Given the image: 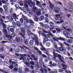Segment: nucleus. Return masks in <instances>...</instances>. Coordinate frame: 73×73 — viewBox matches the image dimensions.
I'll return each mask as SVG.
<instances>
[{
	"label": "nucleus",
	"mask_w": 73,
	"mask_h": 73,
	"mask_svg": "<svg viewBox=\"0 0 73 73\" xmlns=\"http://www.w3.org/2000/svg\"><path fill=\"white\" fill-rule=\"evenodd\" d=\"M62 28H64V29H65V30H66V28H65V27H64L65 26V24L64 23H63L62 24Z\"/></svg>",
	"instance_id": "45"
},
{
	"label": "nucleus",
	"mask_w": 73,
	"mask_h": 73,
	"mask_svg": "<svg viewBox=\"0 0 73 73\" xmlns=\"http://www.w3.org/2000/svg\"><path fill=\"white\" fill-rule=\"evenodd\" d=\"M25 64L26 65V66H28V67L29 66V63H28L27 62H24Z\"/></svg>",
	"instance_id": "51"
},
{
	"label": "nucleus",
	"mask_w": 73,
	"mask_h": 73,
	"mask_svg": "<svg viewBox=\"0 0 73 73\" xmlns=\"http://www.w3.org/2000/svg\"><path fill=\"white\" fill-rule=\"evenodd\" d=\"M43 70L45 73H47L48 72V70H47V69H46V68H43Z\"/></svg>",
	"instance_id": "40"
},
{
	"label": "nucleus",
	"mask_w": 73,
	"mask_h": 73,
	"mask_svg": "<svg viewBox=\"0 0 73 73\" xmlns=\"http://www.w3.org/2000/svg\"><path fill=\"white\" fill-rule=\"evenodd\" d=\"M12 24L13 25V28H14V27H16V23L14 22H13L12 23Z\"/></svg>",
	"instance_id": "38"
},
{
	"label": "nucleus",
	"mask_w": 73,
	"mask_h": 73,
	"mask_svg": "<svg viewBox=\"0 0 73 73\" xmlns=\"http://www.w3.org/2000/svg\"><path fill=\"white\" fill-rule=\"evenodd\" d=\"M54 10L55 12L57 13H59L58 12L60 11V8L58 7H54Z\"/></svg>",
	"instance_id": "5"
},
{
	"label": "nucleus",
	"mask_w": 73,
	"mask_h": 73,
	"mask_svg": "<svg viewBox=\"0 0 73 73\" xmlns=\"http://www.w3.org/2000/svg\"><path fill=\"white\" fill-rule=\"evenodd\" d=\"M57 57L59 58V60H60L61 61H63V60H64V58L63 57L61 56V55L58 54Z\"/></svg>",
	"instance_id": "8"
},
{
	"label": "nucleus",
	"mask_w": 73,
	"mask_h": 73,
	"mask_svg": "<svg viewBox=\"0 0 73 73\" xmlns=\"http://www.w3.org/2000/svg\"><path fill=\"white\" fill-rule=\"evenodd\" d=\"M42 56L44 58H46V57H47V56L45 55L44 54L42 55Z\"/></svg>",
	"instance_id": "54"
},
{
	"label": "nucleus",
	"mask_w": 73,
	"mask_h": 73,
	"mask_svg": "<svg viewBox=\"0 0 73 73\" xmlns=\"http://www.w3.org/2000/svg\"><path fill=\"white\" fill-rule=\"evenodd\" d=\"M44 19V16H40V17L39 18V20L40 21H42Z\"/></svg>",
	"instance_id": "23"
},
{
	"label": "nucleus",
	"mask_w": 73,
	"mask_h": 73,
	"mask_svg": "<svg viewBox=\"0 0 73 73\" xmlns=\"http://www.w3.org/2000/svg\"><path fill=\"white\" fill-rule=\"evenodd\" d=\"M36 14L37 16H40V15H41V12L38 11L36 12Z\"/></svg>",
	"instance_id": "29"
},
{
	"label": "nucleus",
	"mask_w": 73,
	"mask_h": 73,
	"mask_svg": "<svg viewBox=\"0 0 73 73\" xmlns=\"http://www.w3.org/2000/svg\"><path fill=\"white\" fill-rule=\"evenodd\" d=\"M46 44L47 46H49L50 45V43L49 42H47L46 43Z\"/></svg>",
	"instance_id": "46"
},
{
	"label": "nucleus",
	"mask_w": 73,
	"mask_h": 73,
	"mask_svg": "<svg viewBox=\"0 0 73 73\" xmlns=\"http://www.w3.org/2000/svg\"><path fill=\"white\" fill-rule=\"evenodd\" d=\"M29 44L30 45H32L33 44V40H31L29 42Z\"/></svg>",
	"instance_id": "28"
},
{
	"label": "nucleus",
	"mask_w": 73,
	"mask_h": 73,
	"mask_svg": "<svg viewBox=\"0 0 73 73\" xmlns=\"http://www.w3.org/2000/svg\"><path fill=\"white\" fill-rule=\"evenodd\" d=\"M25 72H29V69L28 68H26L25 69Z\"/></svg>",
	"instance_id": "47"
},
{
	"label": "nucleus",
	"mask_w": 73,
	"mask_h": 73,
	"mask_svg": "<svg viewBox=\"0 0 73 73\" xmlns=\"http://www.w3.org/2000/svg\"><path fill=\"white\" fill-rule=\"evenodd\" d=\"M23 46V48H26V49H28L29 50H30V51H28V53H29L30 54H32V51L31 50L29 49L28 48L26 47L25 46Z\"/></svg>",
	"instance_id": "12"
},
{
	"label": "nucleus",
	"mask_w": 73,
	"mask_h": 73,
	"mask_svg": "<svg viewBox=\"0 0 73 73\" xmlns=\"http://www.w3.org/2000/svg\"><path fill=\"white\" fill-rule=\"evenodd\" d=\"M48 41V39L47 38H45L44 39L43 41V44H45V43L46 42V41Z\"/></svg>",
	"instance_id": "17"
},
{
	"label": "nucleus",
	"mask_w": 73,
	"mask_h": 73,
	"mask_svg": "<svg viewBox=\"0 0 73 73\" xmlns=\"http://www.w3.org/2000/svg\"><path fill=\"white\" fill-rule=\"evenodd\" d=\"M33 19L35 21H38V18H37V16L35 15L34 17H33Z\"/></svg>",
	"instance_id": "16"
},
{
	"label": "nucleus",
	"mask_w": 73,
	"mask_h": 73,
	"mask_svg": "<svg viewBox=\"0 0 73 73\" xmlns=\"http://www.w3.org/2000/svg\"><path fill=\"white\" fill-rule=\"evenodd\" d=\"M13 17L14 19H15L17 17L16 14L15 13H13Z\"/></svg>",
	"instance_id": "41"
},
{
	"label": "nucleus",
	"mask_w": 73,
	"mask_h": 73,
	"mask_svg": "<svg viewBox=\"0 0 73 73\" xmlns=\"http://www.w3.org/2000/svg\"><path fill=\"white\" fill-rule=\"evenodd\" d=\"M27 32L29 36H30L31 35V38L33 40H36V44H37L38 43V41H37V36H36V35L33 34L32 33H31V31H30L29 30H27Z\"/></svg>",
	"instance_id": "2"
},
{
	"label": "nucleus",
	"mask_w": 73,
	"mask_h": 73,
	"mask_svg": "<svg viewBox=\"0 0 73 73\" xmlns=\"http://www.w3.org/2000/svg\"><path fill=\"white\" fill-rule=\"evenodd\" d=\"M43 27H44L45 29H48V28H49V26L47 24L44 25Z\"/></svg>",
	"instance_id": "24"
},
{
	"label": "nucleus",
	"mask_w": 73,
	"mask_h": 73,
	"mask_svg": "<svg viewBox=\"0 0 73 73\" xmlns=\"http://www.w3.org/2000/svg\"><path fill=\"white\" fill-rule=\"evenodd\" d=\"M2 26L4 29L5 28L7 27V25L5 24L4 23H3V24L2 25Z\"/></svg>",
	"instance_id": "39"
},
{
	"label": "nucleus",
	"mask_w": 73,
	"mask_h": 73,
	"mask_svg": "<svg viewBox=\"0 0 73 73\" xmlns=\"http://www.w3.org/2000/svg\"><path fill=\"white\" fill-rule=\"evenodd\" d=\"M63 71H64L63 70H61V69H59L58 70V72H60V73H61V72H63Z\"/></svg>",
	"instance_id": "59"
},
{
	"label": "nucleus",
	"mask_w": 73,
	"mask_h": 73,
	"mask_svg": "<svg viewBox=\"0 0 73 73\" xmlns=\"http://www.w3.org/2000/svg\"><path fill=\"white\" fill-rule=\"evenodd\" d=\"M39 63L40 65H42L44 64V62H39Z\"/></svg>",
	"instance_id": "55"
},
{
	"label": "nucleus",
	"mask_w": 73,
	"mask_h": 73,
	"mask_svg": "<svg viewBox=\"0 0 73 73\" xmlns=\"http://www.w3.org/2000/svg\"><path fill=\"white\" fill-rule=\"evenodd\" d=\"M54 5H53L51 2H50L49 4V7L51 9H53V8H54Z\"/></svg>",
	"instance_id": "10"
},
{
	"label": "nucleus",
	"mask_w": 73,
	"mask_h": 73,
	"mask_svg": "<svg viewBox=\"0 0 73 73\" xmlns=\"http://www.w3.org/2000/svg\"><path fill=\"white\" fill-rule=\"evenodd\" d=\"M58 49L61 52H66V48L65 47H60L58 48Z\"/></svg>",
	"instance_id": "6"
},
{
	"label": "nucleus",
	"mask_w": 73,
	"mask_h": 73,
	"mask_svg": "<svg viewBox=\"0 0 73 73\" xmlns=\"http://www.w3.org/2000/svg\"><path fill=\"white\" fill-rule=\"evenodd\" d=\"M6 37H7V38H9V37H11V35H6L5 36Z\"/></svg>",
	"instance_id": "58"
},
{
	"label": "nucleus",
	"mask_w": 73,
	"mask_h": 73,
	"mask_svg": "<svg viewBox=\"0 0 73 73\" xmlns=\"http://www.w3.org/2000/svg\"><path fill=\"white\" fill-rule=\"evenodd\" d=\"M56 4H59L60 5H62V3H61L60 2H59L58 1H57L56 2Z\"/></svg>",
	"instance_id": "50"
},
{
	"label": "nucleus",
	"mask_w": 73,
	"mask_h": 73,
	"mask_svg": "<svg viewBox=\"0 0 73 73\" xmlns=\"http://www.w3.org/2000/svg\"><path fill=\"white\" fill-rule=\"evenodd\" d=\"M40 71H41L42 73H44V70H43L42 68L40 69Z\"/></svg>",
	"instance_id": "56"
},
{
	"label": "nucleus",
	"mask_w": 73,
	"mask_h": 73,
	"mask_svg": "<svg viewBox=\"0 0 73 73\" xmlns=\"http://www.w3.org/2000/svg\"><path fill=\"white\" fill-rule=\"evenodd\" d=\"M62 65L63 66L62 69H63V70H66V68H67V66L63 64Z\"/></svg>",
	"instance_id": "15"
},
{
	"label": "nucleus",
	"mask_w": 73,
	"mask_h": 73,
	"mask_svg": "<svg viewBox=\"0 0 73 73\" xmlns=\"http://www.w3.org/2000/svg\"><path fill=\"white\" fill-rule=\"evenodd\" d=\"M16 36V34L15 33H13L11 35V37H14Z\"/></svg>",
	"instance_id": "32"
},
{
	"label": "nucleus",
	"mask_w": 73,
	"mask_h": 73,
	"mask_svg": "<svg viewBox=\"0 0 73 73\" xmlns=\"http://www.w3.org/2000/svg\"><path fill=\"white\" fill-rule=\"evenodd\" d=\"M15 40L17 42H19L20 41V42H23V39L21 37H19L18 39L16 37L15 38Z\"/></svg>",
	"instance_id": "7"
},
{
	"label": "nucleus",
	"mask_w": 73,
	"mask_h": 73,
	"mask_svg": "<svg viewBox=\"0 0 73 73\" xmlns=\"http://www.w3.org/2000/svg\"><path fill=\"white\" fill-rule=\"evenodd\" d=\"M20 22L22 24H23V22H24V20L22 18H21L20 19Z\"/></svg>",
	"instance_id": "43"
},
{
	"label": "nucleus",
	"mask_w": 73,
	"mask_h": 73,
	"mask_svg": "<svg viewBox=\"0 0 73 73\" xmlns=\"http://www.w3.org/2000/svg\"><path fill=\"white\" fill-rule=\"evenodd\" d=\"M3 7L5 10H8V7L6 5H4L3 6Z\"/></svg>",
	"instance_id": "34"
},
{
	"label": "nucleus",
	"mask_w": 73,
	"mask_h": 73,
	"mask_svg": "<svg viewBox=\"0 0 73 73\" xmlns=\"http://www.w3.org/2000/svg\"><path fill=\"white\" fill-rule=\"evenodd\" d=\"M37 41H38V43L36 44V40H35V45H37V46H38V45H40L41 47H42V46H43L42 45V43H40L38 44V37H37Z\"/></svg>",
	"instance_id": "11"
},
{
	"label": "nucleus",
	"mask_w": 73,
	"mask_h": 73,
	"mask_svg": "<svg viewBox=\"0 0 73 73\" xmlns=\"http://www.w3.org/2000/svg\"><path fill=\"white\" fill-rule=\"evenodd\" d=\"M27 4L30 6V7H32V6H34L35 5V2H33L31 0H25L24 3V7H25L26 8H27V11L28 12L30 11V9L28 8V5H27Z\"/></svg>",
	"instance_id": "1"
},
{
	"label": "nucleus",
	"mask_w": 73,
	"mask_h": 73,
	"mask_svg": "<svg viewBox=\"0 0 73 73\" xmlns=\"http://www.w3.org/2000/svg\"><path fill=\"white\" fill-rule=\"evenodd\" d=\"M67 42L69 44H72L73 42V40L72 39H68L67 40Z\"/></svg>",
	"instance_id": "19"
},
{
	"label": "nucleus",
	"mask_w": 73,
	"mask_h": 73,
	"mask_svg": "<svg viewBox=\"0 0 73 73\" xmlns=\"http://www.w3.org/2000/svg\"><path fill=\"white\" fill-rule=\"evenodd\" d=\"M46 37L49 38V37H50V35H49V34H47L45 36V37Z\"/></svg>",
	"instance_id": "64"
},
{
	"label": "nucleus",
	"mask_w": 73,
	"mask_h": 73,
	"mask_svg": "<svg viewBox=\"0 0 73 73\" xmlns=\"http://www.w3.org/2000/svg\"><path fill=\"white\" fill-rule=\"evenodd\" d=\"M18 72L19 73H22L23 72V70H22V69L19 68V70L18 71Z\"/></svg>",
	"instance_id": "30"
},
{
	"label": "nucleus",
	"mask_w": 73,
	"mask_h": 73,
	"mask_svg": "<svg viewBox=\"0 0 73 73\" xmlns=\"http://www.w3.org/2000/svg\"><path fill=\"white\" fill-rule=\"evenodd\" d=\"M0 57L1 58H3V59H4L5 56H3L2 54H0Z\"/></svg>",
	"instance_id": "53"
},
{
	"label": "nucleus",
	"mask_w": 73,
	"mask_h": 73,
	"mask_svg": "<svg viewBox=\"0 0 73 73\" xmlns=\"http://www.w3.org/2000/svg\"><path fill=\"white\" fill-rule=\"evenodd\" d=\"M56 31H57L58 32H59V33L61 32V29H59L56 28Z\"/></svg>",
	"instance_id": "48"
},
{
	"label": "nucleus",
	"mask_w": 73,
	"mask_h": 73,
	"mask_svg": "<svg viewBox=\"0 0 73 73\" xmlns=\"http://www.w3.org/2000/svg\"><path fill=\"white\" fill-rule=\"evenodd\" d=\"M21 32L23 33V34L21 33H19V34L24 39L25 38V36L24 35H25V29L24 28H22L21 29Z\"/></svg>",
	"instance_id": "3"
},
{
	"label": "nucleus",
	"mask_w": 73,
	"mask_h": 73,
	"mask_svg": "<svg viewBox=\"0 0 73 73\" xmlns=\"http://www.w3.org/2000/svg\"><path fill=\"white\" fill-rule=\"evenodd\" d=\"M12 64L13 65H14L15 68H17V64H16V62L15 61L12 62Z\"/></svg>",
	"instance_id": "20"
},
{
	"label": "nucleus",
	"mask_w": 73,
	"mask_h": 73,
	"mask_svg": "<svg viewBox=\"0 0 73 73\" xmlns=\"http://www.w3.org/2000/svg\"><path fill=\"white\" fill-rule=\"evenodd\" d=\"M49 24L51 27H52L54 25V23L52 22H49Z\"/></svg>",
	"instance_id": "37"
},
{
	"label": "nucleus",
	"mask_w": 73,
	"mask_h": 73,
	"mask_svg": "<svg viewBox=\"0 0 73 73\" xmlns=\"http://www.w3.org/2000/svg\"><path fill=\"white\" fill-rule=\"evenodd\" d=\"M56 64L55 63H53L52 65L51 66H56Z\"/></svg>",
	"instance_id": "62"
},
{
	"label": "nucleus",
	"mask_w": 73,
	"mask_h": 73,
	"mask_svg": "<svg viewBox=\"0 0 73 73\" xmlns=\"http://www.w3.org/2000/svg\"><path fill=\"white\" fill-rule=\"evenodd\" d=\"M37 52L40 55H41V54H42V53L41 52V51L40 50H38Z\"/></svg>",
	"instance_id": "42"
},
{
	"label": "nucleus",
	"mask_w": 73,
	"mask_h": 73,
	"mask_svg": "<svg viewBox=\"0 0 73 73\" xmlns=\"http://www.w3.org/2000/svg\"><path fill=\"white\" fill-rule=\"evenodd\" d=\"M45 20V22L46 23H48L49 22V19L48 18L45 17L44 18Z\"/></svg>",
	"instance_id": "31"
},
{
	"label": "nucleus",
	"mask_w": 73,
	"mask_h": 73,
	"mask_svg": "<svg viewBox=\"0 0 73 73\" xmlns=\"http://www.w3.org/2000/svg\"><path fill=\"white\" fill-rule=\"evenodd\" d=\"M35 64L36 66L38 68H40V66L38 65V62L36 61L35 62Z\"/></svg>",
	"instance_id": "18"
},
{
	"label": "nucleus",
	"mask_w": 73,
	"mask_h": 73,
	"mask_svg": "<svg viewBox=\"0 0 73 73\" xmlns=\"http://www.w3.org/2000/svg\"><path fill=\"white\" fill-rule=\"evenodd\" d=\"M63 44H65V45L66 46H66V48L67 49H68V50H69V49L70 48V47H69V46H70L69 45V44L68 43H66L65 42H64L63 43Z\"/></svg>",
	"instance_id": "13"
},
{
	"label": "nucleus",
	"mask_w": 73,
	"mask_h": 73,
	"mask_svg": "<svg viewBox=\"0 0 73 73\" xmlns=\"http://www.w3.org/2000/svg\"><path fill=\"white\" fill-rule=\"evenodd\" d=\"M40 50H42V51H44H44H46V49H45V48L43 46L41 47Z\"/></svg>",
	"instance_id": "26"
},
{
	"label": "nucleus",
	"mask_w": 73,
	"mask_h": 73,
	"mask_svg": "<svg viewBox=\"0 0 73 73\" xmlns=\"http://www.w3.org/2000/svg\"><path fill=\"white\" fill-rule=\"evenodd\" d=\"M42 5L43 7H45L46 5V4L44 3H43L42 4Z\"/></svg>",
	"instance_id": "60"
},
{
	"label": "nucleus",
	"mask_w": 73,
	"mask_h": 73,
	"mask_svg": "<svg viewBox=\"0 0 73 73\" xmlns=\"http://www.w3.org/2000/svg\"><path fill=\"white\" fill-rule=\"evenodd\" d=\"M55 19L57 20H61L62 18L60 17V15H56Z\"/></svg>",
	"instance_id": "9"
},
{
	"label": "nucleus",
	"mask_w": 73,
	"mask_h": 73,
	"mask_svg": "<svg viewBox=\"0 0 73 73\" xmlns=\"http://www.w3.org/2000/svg\"><path fill=\"white\" fill-rule=\"evenodd\" d=\"M53 53L54 56V57H55V58H56V57H57L58 56V54H57V53H56L54 52H53Z\"/></svg>",
	"instance_id": "25"
},
{
	"label": "nucleus",
	"mask_w": 73,
	"mask_h": 73,
	"mask_svg": "<svg viewBox=\"0 0 73 73\" xmlns=\"http://www.w3.org/2000/svg\"><path fill=\"white\" fill-rule=\"evenodd\" d=\"M10 31L11 32H14V29L13 28H11L10 29Z\"/></svg>",
	"instance_id": "52"
},
{
	"label": "nucleus",
	"mask_w": 73,
	"mask_h": 73,
	"mask_svg": "<svg viewBox=\"0 0 73 73\" xmlns=\"http://www.w3.org/2000/svg\"><path fill=\"white\" fill-rule=\"evenodd\" d=\"M3 23H4V22L3 21V19H1V21H0V25H3Z\"/></svg>",
	"instance_id": "36"
},
{
	"label": "nucleus",
	"mask_w": 73,
	"mask_h": 73,
	"mask_svg": "<svg viewBox=\"0 0 73 73\" xmlns=\"http://www.w3.org/2000/svg\"><path fill=\"white\" fill-rule=\"evenodd\" d=\"M64 35L65 36H68L69 35V33L68 32L66 31H64L63 32Z\"/></svg>",
	"instance_id": "14"
},
{
	"label": "nucleus",
	"mask_w": 73,
	"mask_h": 73,
	"mask_svg": "<svg viewBox=\"0 0 73 73\" xmlns=\"http://www.w3.org/2000/svg\"><path fill=\"white\" fill-rule=\"evenodd\" d=\"M9 68H10V69H12L13 68H14V67H13V65H10L9 67Z\"/></svg>",
	"instance_id": "44"
},
{
	"label": "nucleus",
	"mask_w": 73,
	"mask_h": 73,
	"mask_svg": "<svg viewBox=\"0 0 73 73\" xmlns=\"http://www.w3.org/2000/svg\"><path fill=\"white\" fill-rule=\"evenodd\" d=\"M30 64L31 65H35V63H34L33 62H32V61H31L30 62Z\"/></svg>",
	"instance_id": "57"
},
{
	"label": "nucleus",
	"mask_w": 73,
	"mask_h": 73,
	"mask_svg": "<svg viewBox=\"0 0 73 73\" xmlns=\"http://www.w3.org/2000/svg\"><path fill=\"white\" fill-rule=\"evenodd\" d=\"M17 26L19 27H20L21 26V24H20V22L19 21L17 22Z\"/></svg>",
	"instance_id": "22"
},
{
	"label": "nucleus",
	"mask_w": 73,
	"mask_h": 73,
	"mask_svg": "<svg viewBox=\"0 0 73 73\" xmlns=\"http://www.w3.org/2000/svg\"><path fill=\"white\" fill-rule=\"evenodd\" d=\"M20 56H22L20 58V60H23V61H25V59L26 58V57H25L24 56H25L26 57H27V54H20Z\"/></svg>",
	"instance_id": "4"
},
{
	"label": "nucleus",
	"mask_w": 73,
	"mask_h": 73,
	"mask_svg": "<svg viewBox=\"0 0 73 73\" xmlns=\"http://www.w3.org/2000/svg\"><path fill=\"white\" fill-rule=\"evenodd\" d=\"M39 23L40 24V27H44V23L41 22Z\"/></svg>",
	"instance_id": "49"
},
{
	"label": "nucleus",
	"mask_w": 73,
	"mask_h": 73,
	"mask_svg": "<svg viewBox=\"0 0 73 73\" xmlns=\"http://www.w3.org/2000/svg\"><path fill=\"white\" fill-rule=\"evenodd\" d=\"M33 9H34V10H33V12L35 13H36V10H37V9H38V8H37V7H34L33 8Z\"/></svg>",
	"instance_id": "21"
},
{
	"label": "nucleus",
	"mask_w": 73,
	"mask_h": 73,
	"mask_svg": "<svg viewBox=\"0 0 73 73\" xmlns=\"http://www.w3.org/2000/svg\"><path fill=\"white\" fill-rule=\"evenodd\" d=\"M3 11L4 10L2 8H0V11L1 13H3Z\"/></svg>",
	"instance_id": "63"
},
{
	"label": "nucleus",
	"mask_w": 73,
	"mask_h": 73,
	"mask_svg": "<svg viewBox=\"0 0 73 73\" xmlns=\"http://www.w3.org/2000/svg\"><path fill=\"white\" fill-rule=\"evenodd\" d=\"M44 61L45 62H48V59L45 58L44 59Z\"/></svg>",
	"instance_id": "61"
},
{
	"label": "nucleus",
	"mask_w": 73,
	"mask_h": 73,
	"mask_svg": "<svg viewBox=\"0 0 73 73\" xmlns=\"http://www.w3.org/2000/svg\"><path fill=\"white\" fill-rule=\"evenodd\" d=\"M30 23L31 24H35L34 22L33 21V20L31 19H30Z\"/></svg>",
	"instance_id": "33"
},
{
	"label": "nucleus",
	"mask_w": 73,
	"mask_h": 73,
	"mask_svg": "<svg viewBox=\"0 0 73 73\" xmlns=\"http://www.w3.org/2000/svg\"><path fill=\"white\" fill-rule=\"evenodd\" d=\"M24 21L25 23H29V20L27 18L25 19H24Z\"/></svg>",
	"instance_id": "27"
},
{
	"label": "nucleus",
	"mask_w": 73,
	"mask_h": 73,
	"mask_svg": "<svg viewBox=\"0 0 73 73\" xmlns=\"http://www.w3.org/2000/svg\"><path fill=\"white\" fill-rule=\"evenodd\" d=\"M20 51V49L19 48H17L15 50V52L16 53H19Z\"/></svg>",
	"instance_id": "35"
}]
</instances>
